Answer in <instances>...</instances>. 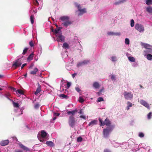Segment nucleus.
Masks as SVG:
<instances>
[{"instance_id": "nucleus-60", "label": "nucleus", "mask_w": 152, "mask_h": 152, "mask_svg": "<svg viewBox=\"0 0 152 152\" xmlns=\"http://www.w3.org/2000/svg\"><path fill=\"white\" fill-rule=\"evenodd\" d=\"M104 152H110L108 149H105L104 150Z\"/></svg>"}, {"instance_id": "nucleus-58", "label": "nucleus", "mask_w": 152, "mask_h": 152, "mask_svg": "<svg viewBox=\"0 0 152 152\" xmlns=\"http://www.w3.org/2000/svg\"><path fill=\"white\" fill-rule=\"evenodd\" d=\"M121 4V3L120 1H119L115 2V5H118V4Z\"/></svg>"}, {"instance_id": "nucleus-54", "label": "nucleus", "mask_w": 152, "mask_h": 152, "mask_svg": "<svg viewBox=\"0 0 152 152\" xmlns=\"http://www.w3.org/2000/svg\"><path fill=\"white\" fill-rule=\"evenodd\" d=\"M120 35H121V33L120 32L114 33V35L120 36Z\"/></svg>"}, {"instance_id": "nucleus-45", "label": "nucleus", "mask_w": 152, "mask_h": 152, "mask_svg": "<svg viewBox=\"0 0 152 152\" xmlns=\"http://www.w3.org/2000/svg\"><path fill=\"white\" fill-rule=\"evenodd\" d=\"M111 58L112 61H117L116 57L115 56H112Z\"/></svg>"}, {"instance_id": "nucleus-50", "label": "nucleus", "mask_w": 152, "mask_h": 152, "mask_svg": "<svg viewBox=\"0 0 152 152\" xmlns=\"http://www.w3.org/2000/svg\"><path fill=\"white\" fill-rule=\"evenodd\" d=\"M127 106L130 107H131L132 106V104L131 102H127Z\"/></svg>"}, {"instance_id": "nucleus-10", "label": "nucleus", "mask_w": 152, "mask_h": 152, "mask_svg": "<svg viewBox=\"0 0 152 152\" xmlns=\"http://www.w3.org/2000/svg\"><path fill=\"white\" fill-rule=\"evenodd\" d=\"M19 145L20 147V148L23 149L24 151V152H26L27 151H29V149L28 147L22 144H20Z\"/></svg>"}, {"instance_id": "nucleus-39", "label": "nucleus", "mask_w": 152, "mask_h": 152, "mask_svg": "<svg viewBox=\"0 0 152 152\" xmlns=\"http://www.w3.org/2000/svg\"><path fill=\"white\" fill-rule=\"evenodd\" d=\"M30 46L31 47H33L34 46V43L32 41H31L29 43Z\"/></svg>"}, {"instance_id": "nucleus-56", "label": "nucleus", "mask_w": 152, "mask_h": 152, "mask_svg": "<svg viewBox=\"0 0 152 152\" xmlns=\"http://www.w3.org/2000/svg\"><path fill=\"white\" fill-rule=\"evenodd\" d=\"M80 118H82L85 120L86 119V117L85 116H84V115H80Z\"/></svg>"}, {"instance_id": "nucleus-14", "label": "nucleus", "mask_w": 152, "mask_h": 152, "mask_svg": "<svg viewBox=\"0 0 152 152\" xmlns=\"http://www.w3.org/2000/svg\"><path fill=\"white\" fill-rule=\"evenodd\" d=\"M41 91V86L39 83H38V87L37 90L35 92L34 94L35 95H37Z\"/></svg>"}, {"instance_id": "nucleus-59", "label": "nucleus", "mask_w": 152, "mask_h": 152, "mask_svg": "<svg viewBox=\"0 0 152 152\" xmlns=\"http://www.w3.org/2000/svg\"><path fill=\"white\" fill-rule=\"evenodd\" d=\"M77 75V73H75L73 74H72V77L73 78H74L75 76Z\"/></svg>"}, {"instance_id": "nucleus-29", "label": "nucleus", "mask_w": 152, "mask_h": 152, "mask_svg": "<svg viewBox=\"0 0 152 152\" xmlns=\"http://www.w3.org/2000/svg\"><path fill=\"white\" fill-rule=\"evenodd\" d=\"M34 18L33 15H31L30 16V20L31 23L33 24L34 22Z\"/></svg>"}, {"instance_id": "nucleus-47", "label": "nucleus", "mask_w": 152, "mask_h": 152, "mask_svg": "<svg viewBox=\"0 0 152 152\" xmlns=\"http://www.w3.org/2000/svg\"><path fill=\"white\" fill-rule=\"evenodd\" d=\"M104 90V88H102L99 91V92H97L99 96L100 95V94H101V92L102 91H103Z\"/></svg>"}, {"instance_id": "nucleus-62", "label": "nucleus", "mask_w": 152, "mask_h": 152, "mask_svg": "<svg viewBox=\"0 0 152 152\" xmlns=\"http://www.w3.org/2000/svg\"><path fill=\"white\" fill-rule=\"evenodd\" d=\"M35 108H37L39 107V105L38 104H36L35 105Z\"/></svg>"}, {"instance_id": "nucleus-37", "label": "nucleus", "mask_w": 152, "mask_h": 152, "mask_svg": "<svg viewBox=\"0 0 152 152\" xmlns=\"http://www.w3.org/2000/svg\"><path fill=\"white\" fill-rule=\"evenodd\" d=\"M152 116V113L151 112H150L148 115V119H150L151 118Z\"/></svg>"}, {"instance_id": "nucleus-26", "label": "nucleus", "mask_w": 152, "mask_h": 152, "mask_svg": "<svg viewBox=\"0 0 152 152\" xmlns=\"http://www.w3.org/2000/svg\"><path fill=\"white\" fill-rule=\"evenodd\" d=\"M63 47L65 49H69V45L66 42H64L63 44Z\"/></svg>"}, {"instance_id": "nucleus-57", "label": "nucleus", "mask_w": 152, "mask_h": 152, "mask_svg": "<svg viewBox=\"0 0 152 152\" xmlns=\"http://www.w3.org/2000/svg\"><path fill=\"white\" fill-rule=\"evenodd\" d=\"M27 64L26 63H25V64H23L22 66H21V69H23V68L25 66H26V65H27Z\"/></svg>"}, {"instance_id": "nucleus-15", "label": "nucleus", "mask_w": 152, "mask_h": 152, "mask_svg": "<svg viewBox=\"0 0 152 152\" xmlns=\"http://www.w3.org/2000/svg\"><path fill=\"white\" fill-rule=\"evenodd\" d=\"M77 109H75L72 111H68L67 112V114L68 115H70V114H71L72 115H72L73 116V115H75V113L77 112Z\"/></svg>"}, {"instance_id": "nucleus-40", "label": "nucleus", "mask_w": 152, "mask_h": 152, "mask_svg": "<svg viewBox=\"0 0 152 152\" xmlns=\"http://www.w3.org/2000/svg\"><path fill=\"white\" fill-rule=\"evenodd\" d=\"M125 43L127 45H129V40L128 38H126L125 41Z\"/></svg>"}, {"instance_id": "nucleus-5", "label": "nucleus", "mask_w": 152, "mask_h": 152, "mask_svg": "<svg viewBox=\"0 0 152 152\" xmlns=\"http://www.w3.org/2000/svg\"><path fill=\"white\" fill-rule=\"evenodd\" d=\"M135 29L140 32H143L144 30L143 26L139 23L136 24L135 26Z\"/></svg>"}, {"instance_id": "nucleus-23", "label": "nucleus", "mask_w": 152, "mask_h": 152, "mask_svg": "<svg viewBox=\"0 0 152 152\" xmlns=\"http://www.w3.org/2000/svg\"><path fill=\"white\" fill-rule=\"evenodd\" d=\"M146 11L149 13H152V7H148L146 8Z\"/></svg>"}, {"instance_id": "nucleus-38", "label": "nucleus", "mask_w": 152, "mask_h": 152, "mask_svg": "<svg viewBox=\"0 0 152 152\" xmlns=\"http://www.w3.org/2000/svg\"><path fill=\"white\" fill-rule=\"evenodd\" d=\"M104 101V99L102 97H100L98 98L97 100V102H99L101 101Z\"/></svg>"}, {"instance_id": "nucleus-2", "label": "nucleus", "mask_w": 152, "mask_h": 152, "mask_svg": "<svg viewBox=\"0 0 152 152\" xmlns=\"http://www.w3.org/2000/svg\"><path fill=\"white\" fill-rule=\"evenodd\" d=\"M114 127V125H112L104 129L103 130V134L104 137L105 138L107 137L109 135L110 132H111Z\"/></svg>"}, {"instance_id": "nucleus-13", "label": "nucleus", "mask_w": 152, "mask_h": 152, "mask_svg": "<svg viewBox=\"0 0 152 152\" xmlns=\"http://www.w3.org/2000/svg\"><path fill=\"white\" fill-rule=\"evenodd\" d=\"M9 143V141L8 140H2L0 142V145L2 146H4L7 145Z\"/></svg>"}, {"instance_id": "nucleus-6", "label": "nucleus", "mask_w": 152, "mask_h": 152, "mask_svg": "<svg viewBox=\"0 0 152 152\" xmlns=\"http://www.w3.org/2000/svg\"><path fill=\"white\" fill-rule=\"evenodd\" d=\"M75 118L74 116L70 115L69 119V126L73 127L75 125Z\"/></svg>"}, {"instance_id": "nucleus-44", "label": "nucleus", "mask_w": 152, "mask_h": 152, "mask_svg": "<svg viewBox=\"0 0 152 152\" xmlns=\"http://www.w3.org/2000/svg\"><path fill=\"white\" fill-rule=\"evenodd\" d=\"M71 85V83L69 82H67V89H68Z\"/></svg>"}, {"instance_id": "nucleus-20", "label": "nucleus", "mask_w": 152, "mask_h": 152, "mask_svg": "<svg viewBox=\"0 0 152 152\" xmlns=\"http://www.w3.org/2000/svg\"><path fill=\"white\" fill-rule=\"evenodd\" d=\"M38 71V69L37 68H34L33 71L30 72V74L31 75H34L36 74L37 72Z\"/></svg>"}, {"instance_id": "nucleus-35", "label": "nucleus", "mask_w": 152, "mask_h": 152, "mask_svg": "<svg viewBox=\"0 0 152 152\" xmlns=\"http://www.w3.org/2000/svg\"><path fill=\"white\" fill-rule=\"evenodd\" d=\"M18 92V93L21 94H24L23 91L21 89H18L17 90V92Z\"/></svg>"}, {"instance_id": "nucleus-48", "label": "nucleus", "mask_w": 152, "mask_h": 152, "mask_svg": "<svg viewBox=\"0 0 152 152\" xmlns=\"http://www.w3.org/2000/svg\"><path fill=\"white\" fill-rule=\"evenodd\" d=\"M75 89L78 92H79L80 91V90L79 87H76L75 88Z\"/></svg>"}, {"instance_id": "nucleus-21", "label": "nucleus", "mask_w": 152, "mask_h": 152, "mask_svg": "<svg viewBox=\"0 0 152 152\" xmlns=\"http://www.w3.org/2000/svg\"><path fill=\"white\" fill-rule=\"evenodd\" d=\"M93 86L96 88H99L100 86V85L98 83L95 82L93 84Z\"/></svg>"}, {"instance_id": "nucleus-41", "label": "nucleus", "mask_w": 152, "mask_h": 152, "mask_svg": "<svg viewBox=\"0 0 152 152\" xmlns=\"http://www.w3.org/2000/svg\"><path fill=\"white\" fill-rule=\"evenodd\" d=\"M83 140V139L81 137H79L77 138V141L79 142H81Z\"/></svg>"}, {"instance_id": "nucleus-8", "label": "nucleus", "mask_w": 152, "mask_h": 152, "mask_svg": "<svg viewBox=\"0 0 152 152\" xmlns=\"http://www.w3.org/2000/svg\"><path fill=\"white\" fill-rule=\"evenodd\" d=\"M124 97L125 99H129L132 98L133 97V95L130 93L125 91L124 94Z\"/></svg>"}, {"instance_id": "nucleus-42", "label": "nucleus", "mask_w": 152, "mask_h": 152, "mask_svg": "<svg viewBox=\"0 0 152 152\" xmlns=\"http://www.w3.org/2000/svg\"><path fill=\"white\" fill-rule=\"evenodd\" d=\"M84 100L83 98L81 97H79V102L80 103H82L83 102H84Z\"/></svg>"}, {"instance_id": "nucleus-63", "label": "nucleus", "mask_w": 152, "mask_h": 152, "mask_svg": "<svg viewBox=\"0 0 152 152\" xmlns=\"http://www.w3.org/2000/svg\"><path fill=\"white\" fill-rule=\"evenodd\" d=\"M33 66V65L32 64H31V65L29 67V69L31 68Z\"/></svg>"}, {"instance_id": "nucleus-31", "label": "nucleus", "mask_w": 152, "mask_h": 152, "mask_svg": "<svg viewBox=\"0 0 152 152\" xmlns=\"http://www.w3.org/2000/svg\"><path fill=\"white\" fill-rule=\"evenodd\" d=\"M28 48H26L24 49L22 53V54L23 55H25L27 52L28 50Z\"/></svg>"}, {"instance_id": "nucleus-53", "label": "nucleus", "mask_w": 152, "mask_h": 152, "mask_svg": "<svg viewBox=\"0 0 152 152\" xmlns=\"http://www.w3.org/2000/svg\"><path fill=\"white\" fill-rule=\"evenodd\" d=\"M60 115V114L57 113H54V116H59Z\"/></svg>"}, {"instance_id": "nucleus-33", "label": "nucleus", "mask_w": 152, "mask_h": 152, "mask_svg": "<svg viewBox=\"0 0 152 152\" xmlns=\"http://www.w3.org/2000/svg\"><path fill=\"white\" fill-rule=\"evenodd\" d=\"M10 95L9 93H8L7 94H5V96L9 100L12 101V100L10 99L9 97L10 96Z\"/></svg>"}, {"instance_id": "nucleus-34", "label": "nucleus", "mask_w": 152, "mask_h": 152, "mask_svg": "<svg viewBox=\"0 0 152 152\" xmlns=\"http://www.w3.org/2000/svg\"><path fill=\"white\" fill-rule=\"evenodd\" d=\"M60 96L61 97H62L63 98H66V99H67L68 98V96L67 95H65L63 94H60Z\"/></svg>"}, {"instance_id": "nucleus-32", "label": "nucleus", "mask_w": 152, "mask_h": 152, "mask_svg": "<svg viewBox=\"0 0 152 152\" xmlns=\"http://www.w3.org/2000/svg\"><path fill=\"white\" fill-rule=\"evenodd\" d=\"M146 4L148 5H150L152 4V0H147Z\"/></svg>"}, {"instance_id": "nucleus-55", "label": "nucleus", "mask_w": 152, "mask_h": 152, "mask_svg": "<svg viewBox=\"0 0 152 152\" xmlns=\"http://www.w3.org/2000/svg\"><path fill=\"white\" fill-rule=\"evenodd\" d=\"M109 35H114V33L113 32H109L108 33Z\"/></svg>"}, {"instance_id": "nucleus-11", "label": "nucleus", "mask_w": 152, "mask_h": 152, "mask_svg": "<svg viewBox=\"0 0 152 152\" xmlns=\"http://www.w3.org/2000/svg\"><path fill=\"white\" fill-rule=\"evenodd\" d=\"M140 103L148 109H150L149 104L145 101L142 100H141L140 101Z\"/></svg>"}, {"instance_id": "nucleus-9", "label": "nucleus", "mask_w": 152, "mask_h": 152, "mask_svg": "<svg viewBox=\"0 0 152 152\" xmlns=\"http://www.w3.org/2000/svg\"><path fill=\"white\" fill-rule=\"evenodd\" d=\"M90 62V61L88 60H85L80 62H79L77 64V66L79 67L83 65H86L88 64Z\"/></svg>"}, {"instance_id": "nucleus-61", "label": "nucleus", "mask_w": 152, "mask_h": 152, "mask_svg": "<svg viewBox=\"0 0 152 152\" xmlns=\"http://www.w3.org/2000/svg\"><path fill=\"white\" fill-rule=\"evenodd\" d=\"M126 0H120V1L121 4L122 3H123L124 2L126 1Z\"/></svg>"}, {"instance_id": "nucleus-12", "label": "nucleus", "mask_w": 152, "mask_h": 152, "mask_svg": "<svg viewBox=\"0 0 152 152\" xmlns=\"http://www.w3.org/2000/svg\"><path fill=\"white\" fill-rule=\"evenodd\" d=\"M141 45L143 47L145 48L146 49H149L151 48H152V46L150 45L145 44L143 43H141Z\"/></svg>"}, {"instance_id": "nucleus-19", "label": "nucleus", "mask_w": 152, "mask_h": 152, "mask_svg": "<svg viewBox=\"0 0 152 152\" xmlns=\"http://www.w3.org/2000/svg\"><path fill=\"white\" fill-rule=\"evenodd\" d=\"M78 9L79 11L82 14L85 13L86 12V9L85 8H84L82 9H81V7L80 6H78Z\"/></svg>"}, {"instance_id": "nucleus-64", "label": "nucleus", "mask_w": 152, "mask_h": 152, "mask_svg": "<svg viewBox=\"0 0 152 152\" xmlns=\"http://www.w3.org/2000/svg\"><path fill=\"white\" fill-rule=\"evenodd\" d=\"M3 77H4L3 75H0V78H2Z\"/></svg>"}, {"instance_id": "nucleus-27", "label": "nucleus", "mask_w": 152, "mask_h": 152, "mask_svg": "<svg viewBox=\"0 0 152 152\" xmlns=\"http://www.w3.org/2000/svg\"><path fill=\"white\" fill-rule=\"evenodd\" d=\"M62 28L61 27H58V28H56L54 30V33L57 34L58 33V32L61 31V29Z\"/></svg>"}, {"instance_id": "nucleus-43", "label": "nucleus", "mask_w": 152, "mask_h": 152, "mask_svg": "<svg viewBox=\"0 0 152 152\" xmlns=\"http://www.w3.org/2000/svg\"><path fill=\"white\" fill-rule=\"evenodd\" d=\"M37 12V11L36 9H33L31 11V13L32 14L33 12L34 13V14L36 13Z\"/></svg>"}, {"instance_id": "nucleus-7", "label": "nucleus", "mask_w": 152, "mask_h": 152, "mask_svg": "<svg viewBox=\"0 0 152 152\" xmlns=\"http://www.w3.org/2000/svg\"><path fill=\"white\" fill-rule=\"evenodd\" d=\"M62 33L61 32L59 35L57 36L56 40L58 42H64L65 41V37L64 36L61 35Z\"/></svg>"}, {"instance_id": "nucleus-52", "label": "nucleus", "mask_w": 152, "mask_h": 152, "mask_svg": "<svg viewBox=\"0 0 152 152\" xmlns=\"http://www.w3.org/2000/svg\"><path fill=\"white\" fill-rule=\"evenodd\" d=\"M34 1L35 5H38L39 4L37 0H34Z\"/></svg>"}, {"instance_id": "nucleus-17", "label": "nucleus", "mask_w": 152, "mask_h": 152, "mask_svg": "<svg viewBox=\"0 0 152 152\" xmlns=\"http://www.w3.org/2000/svg\"><path fill=\"white\" fill-rule=\"evenodd\" d=\"M45 143L48 146L51 147H53L54 145L53 142L50 141H47Z\"/></svg>"}, {"instance_id": "nucleus-1", "label": "nucleus", "mask_w": 152, "mask_h": 152, "mask_svg": "<svg viewBox=\"0 0 152 152\" xmlns=\"http://www.w3.org/2000/svg\"><path fill=\"white\" fill-rule=\"evenodd\" d=\"M59 19L62 21V24L63 26L67 28L73 23V21L70 20L69 17L67 16H63L61 17Z\"/></svg>"}, {"instance_id": "nucleus-22", "label": "nucleus", "mask_w": 152, "mask_h": 152, "mask_svg": "<svg viewBox=\"0 0 152 152\" xmlns=\"http://www.w3.org/2000/svg\"><path fill=\"white\" fill-rule=\"evenodd\" d=\"M34 53H31L28 57L27 60L28 61H31L33 59Z\"/></svg>"}, {"instance_id": "nucleus-36", "label": "nucleus", "mask_w": 152, "mask_h": 152, "mask_svg": "<svg viewBox=\"0 0 152 152\" xmlns=\"http://www.w3.org/2000/svg\"><path fill=\"white\" fill-rule=\"evenodd\" d=\"M134 22L133 19H132L131 20L130 25L132 27H133L134 26Z\"/></svg>"}, {"instance_id": "nucleus-24", "label": "nucleus", "mask_w": 152, "mask_h": 152, "mask_svg": "<svg viewBox=\"0 0 152 152\" xmlns=\"http://www.w3.org/2000/svg\"><path fill=\"white\" fill-rule=\"evenodd\" d=\"M146 58L148 60H152V55L150 54H148L146 55Z\"/></svg>"}, {"instance_id": "nucleus-30", "label": "nucleus", "mask_w": 152, "mask_h": 152, "mask_svg": "<svg viewBox=\"0 0 152 152\" xmlns=\"http://www.w3.org/2000/svg\"><path fill=\"white\" fill-rule=\"evenodd\" d=\"M128 59H129V60L131 62H134L135 61V59L133 57H132V56L129 57H128Z\"/></svg>"}, {"instance_id": "nucleus-4", "label": "nucleus", "mask_w": 152, "mask_h": 152, "mask_svg": "<svg viewBox=\"0 0 152 152\" xmlns=\"http://www.w3.org/2000/svg\"><path fill=\"white\" fill-rule=\"evenodd\" d=\"M22 63L21 58H18L17 60L14 61L12 65V67L14 69L20 66Z\"/></svg>"}, {"instance_id": "nucleus-28", "label": "nucleus", "mask_w": 152, "mask_h": 152, "mask_svg": "<svg viewBox=\"0 0 152 152\" xmlns=\"http://www.w3.org/2000/svg\"><path fill=\"white\" fill-rule=\"evenodd\" d=\"M12 101L13 102H12L13 104L14 107L18 108V107H19L20 105L18 103H17L14 102L13 101V100H12Z\"/></svg>"}, {"instance_id": "nucleus-18", "label": "nucleus", "mask_w": 152, "mask_h": 152, "mask_svg": "<svg viewBox=\"0 0 152 152\" xmlns=\"http://www.w3.org/2000/svg\"><path fill=\"white\" fill-rule=\"evenodd\" d=\"M97 121L96 120H94L90 122L88 124V125L89 126H92L94 125H96L97 124Z\"/></svg>"}, {"instance_id": "nucleus-16", "label": "nucleus", "mask_w": 152, "mask_h": 152, "mask_svg": "<svg viewBox=\"0 0 152 152\" xmlns=\"http://www.w3.org/2000/svg\"><path fill=\"white\" fill-rule=\"evenodd\" d=\"M144 53L145 54L152 53V48L145 50H144ZM145 55H145L144 56H145Z\"/></svg>"}, {"instance_id": "nucleus-3", "label": "nucleus", "mask_w": 152, "mask_h": 152, "mask_svg": "<svg viewBox=\"0 0 152 152\" xmlns=\"http://www.w3.org/2000/svg\"><path fill=\"white\" fill-rule=\"evenodd\" d=\"M99 120L100 123V126H101L105 125L107 127H109L112 125H111V121L107 118H106L104 121H103L102 119L100 118H99Z\"/></svg>"}, {"instance_id": "nucleus-46", "label": "nucleus", "mask_w": 152, "mask_h": 152, "mask_svg": "<svg viewBox=\"0 0 152 152\" xmlns=\"http://www.w3.org/2000/svg\"><path fill=\"white\" fill-rule=\"evenodd\" d=\"M144 134L142 132L140 133L139 135V136L140 137H144Z\"/></svg>"}, {"instance_id": "nucleus-49", "label": "nucleus", "mask_w": 152, "mask_h": 152, "mask_svg": "<svg viewBox=\"0 0 152 152\" xmlns=\"http://www.w3.org/2000/svg\"><path fill=\"white\" fill-rule=\"evenodd\" d=\"M10 88L11 89V90H12L13 91H15L17 92V90H16V89L15 88L13 87H10Z\"/></svg>"}, {"instance_id": "nucleus-51", "label": "nucleus", "mask_w": 152, "mask_h": 152, "mask_svg": "<svg viewBox=\"0 0 152 152\" xmlns=\"http://www.w3.org/2000/svg\"><path fill=\"white\" fill-rule=\"evenodd\" d=\"M111 80H115V76L113 75H111Z\"/></svg>"}, {"instance_id": "nucleus-25", "label": "nucleus", "mask_w": 152, "mask_h": 152, "mask_svg": "<svg viewBox=\"0 0 152 152\" xmlns=\"http://www.w3.org/2000/svg\"><path fill=\"white\" fill-rule=\"evenodd\" d=\"M41 136L42 138H44L47 135V133L44 131L42 130L41 132Z\"/></svg>"}]
</instances>
